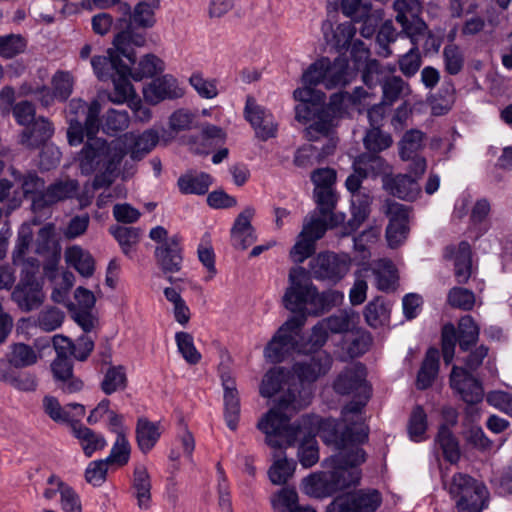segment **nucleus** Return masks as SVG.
Returning a JSON list of instances; mask_svg holds the SVG:
<instances>
[{"mask_svg":"<svg viewBox=\"0 0 512 512\" xmlns=\"http://www.w3.org/2000/svg\"><path fill=\"white\" fill-rule=\"evenodd\" d=\"M353 168L362 173V176L378 177L387 176L391 173V167L380 156L376 154H362L354 162Z\"/></svg>","mask_w":512,"mask_h":512,"instance_id":"35","label":"nucleus"},{"mask_svg":"<svg viewBox=\"0 0 512 512\" xmlns=\"http://www.w3.org/2000/svg\"><path fill=\"white\" fill-rule=\"evenodd\" d=\"M342 421L345 423L344 429L339 432L338 422L334 419H321L316 415H303L302 416V434L319 436L327 444H333L339 450L337 454L347 453L350 455V460L354 456L356 449H361L357 445L363 443L368 439V428L365 426L364 417L361 415V420L358 422L357 418H352L346 421L342 416Z\"/></svg>","mask_w":512,"mask_h":512,"instance_id":"3","label":"nucleus"},{"mask_svg":"<svg viewBox=\"0 0 512 512\" xmlns=\"http://www.w3.org/2000/svg\"><path fill=\"white\" fill-rule=\"evenodd\" d=\"M358 316L351 310H341L322 321L331 333H345L352 331Z\"/></svg>","mask_w":512,"mask_h":512,"instance_id":"57","label":"nucleus"},{"mask_svg":"<svg viewBox=\"0 0 512 512\" xmlns=\"http://www.w3.org/2000/svg\"><path fill=\"white\" fill-rule=\"evenodd\" d=\"M271 505L275 512H290L298 505V494L294 488L284 487L271 497Z\"/></svg>","mask_w":512,"mask_h":512,"instance_id":"64","label":"nucleus"},{"mask_svg":"<svg viewBox=\"0 0 512 512\" xmlns=\"http://www.w3.org/2000/svg\"><path fill=\"white\" fill-rule=\"evenodd\" d=\"M457 332L460 349L468 351L477 343L480 329L470 315H465L459 320Z\"/></svg>","mask_w":512,"mask_h":512,"instance_id":"52","label":"nucleus"},{"mask_svg":"<svg viewBox=\"0 0 512 512\" xmlns=\"http://www.w3.org/2000/svg\"><path fill=\"white\" fill-rule=\"evenodd\" d=\"M382 503L378 490H359L353 494L335 498L327 507L326 512H374Z\"/></svg>","mask_w":512,"mask_h":512,"instance_id":"13","label":"nucleus"},{"mask_svg":"<svg viewBox=\"0 0 512 512\" xmlns=\"http://www.w3.org/2000/svg\"><path fill=\"white\" fill-rule=\"evenodd\" d=\"M32 242V232L29 227H22L18 233L17 242L12 253L13 263L22 267V270L29 269L28 261L36 258H25V255Z\"/></svg>","mask_w":512,"mask_h":512,"instance_id":"56","label":"nucleus"},{"mask_svg":"<svg viewBox=\"0 0 512 512\" xmlns=\"http://www.w3.org/2000/svg\"><path fill=\"white\" fill-rule=\"evenodd\" d=\"M297 442H300L298 449V458L301 465L305 468L312 467L319 460V451L314 436L299 434Z\"/></svg>","mask_w":512,"mask_h":512,"instance_id":"55","label":"nucleus"},{"mask_svg":"<svg viewBox=\"0 0 512 512\" xmlns=\"http://www.w3.org/2000/svg\"><path fill=\"white\" fill-rule=\"evenodd\" d=\"M244 115L261 140L266 141L276 136L277 123L273 115L266 108L259 105L252 96L246 98Z\"/></svg>","mask_w":512,"mask_h":512,"instance_id":"15","label":"nucleus"},{"mask_svg":"<svg viewBox=\"0 0 512 512\" xmlns=\"http://www.w3.org/2000/svg\"><path fill=\"white\" fill-rule=\"evenodd\" d=\"M314 197L317 204V212L322 216H329L331 226H338L345 220V214L334 213L337 203V195L334 188H315Z\"/></svg>","mask_w":512,"mask_h":512,"instance_id":"33","label":"nucleus"},{"mask_svg":"<svg viewBox=\"0 0 512 512\" xmlns=\"http://www.w3.org/2000/svg\"><path fill=\"white\" fill-rule=\"evenodd\" d=\"M127 70L128 72L125 74L116 72V76L113 75L111 77L114 89L109 93L108 99L114 104H123L131 101L135 97L133 86L129 80V78H131V68L128 65Z\"/></svg>","mask_w":512,"mask_h":512,"instance_id":"43","label":"nucleus"},{"mask_svg":"<svg viewBox=\"0 0 512 512\" xmlns=\"http://www.w3.org/2000/svg\"><path fill=\"white\" fill-rule=\"evenodd\" d=\"M371 198L363 192L355 193L351 196L352 218L344 227L343 236L349 235L366 220L370 213Z\"/></svg>","mask_w":512,"mask_h":512,"instance_id":"37","label":"nucleus"},{"mask_svg":"<svg viewBox=\"0 0 512 512\" xmlns=\"http://www.w3.org/2000/svg\"><path fill=\"white\" fill-rule=\"evenodd\" d=\"M402 32L405 34L406 38H409L412 44V47L403 55H401L398 59V65L401 73L407 77H413L420 69L422 64V58L419 51L418 43L419 36L425 32L426 27L421 31H413L406 28H411V24L401 25Z\"/></svg>","mask_w":512,"mask_h":512,"instance_id":"22","label":"nucleus"},{"mask_svg":"<svg viewBox=\"0 0 512 512\" xmlns=\"http://www.w3.org/2000/svg\"><path fill=\"white\" fill-rule=\"evenodd\" d=\"M110 233L117 240L122 252L132 257L133 252L136 250L142 231L136 227L115 226L110 228Z\"/></svg>","mask_w":512,"mask_h":512,"instance_id":"45","label":"nucleus"},{"mask_svg":"<svg viewBox=\"0 0 512 512\" xmlns=\"http://www.w3.org/2000/svg\"><path fill=\"white\" fill-rule=\"evenodd\" d=\"M143 95L147 102L157 104L165 99H178L184 95V90L171 75L154 79L144 89Z\"/></svg>","mask_w":512,"mask_h":512,"instance_id":"19","label":"nucleus"},{"mask_svg":"<svg viewBox=\"0 0 512 512\" xmlns=\"http://www.w3.org/2000/svg\"><path fill=\"white\" fill-rule=\"evenodd\" d=\"M78 191L79 183L77 180H57L46 187L39 195H35L32 200V209L34 212H38L59 202L72 199L77 196Z\"/></svg>","mask_w":512,"mask_h":512,"instance_id":"14","label":"nucleus"},{"mask_svg":"<svg viewBox=\"0 0 512 512\" xmlns=\"http://www.w3.org/2000/svg\"><path fill=\"white\" fill-rule=\"evenodd\" d=\"M67 265L73 267L82 277L89 278L95 271V261L87 250L74 245L65 251Z\"/></svg>","mask_w":512,"mask_h":512,"instance_id":"36","label":"nucleus"},{"mask_svg":"<svg viewBox=\"0 0 512 512\" xmlns=\"http://www.w3.org/2000/svg\"><path fill=\"white\" fill-rule=\"evenodd\" d=\"M224 138L225 134L221 128L215 125H206L198 137L201 146H193L192 149L197 154H207L210 149L222 143Z\"/></svg>","mask_w":512,"mask_h":512,"instance_id":"58","label":"nucleus"},{"mask_svg":"<svg viewBox=\"0 0 512 512\" xmlns=\"http://www.w3.org/2000/svg\"><path fill=\"white\" fill-rule=\"evenodd\" d=\"M124 156L125 151L120 142L108 143L103 138H90L78 153L77 161L83 175L103 171L101 175L95 176L92 183L97 190L111 183L108 176L115 172Z\"/></svg>","mask_w":512,"mask_h":512,"instance_id":"4","label":"nucleus"},{"mask_svg":"<svg viewBox=\"0 0 512 512\" xmlns=\"http://www.w3.org/2000/svg\"><path fill=\"white\" fill-rule=\"evenodd\" d=\"M290 375L284 368L270 369L263 377L260 385V394L264 398H271L276 393L284 391L282 395L288 396L289 388L294 389V383H290Z\"/></svg>","mask_w":512,"mask_h":512,"instance_id":"27","label":"nucleus"},{"mask_svg":"<svg viewBox=\"0 0 512 512\" xmlns=\"http://www.w3.org/2000/svg\"><path fill=\"white\" fill-rule=\"evenodd\" d=\"M135 434L139 450L147 454L155 447L161 437V425L159 422H152L145 417H140L137 420Z\"/></svg>","mask_w":512,"mask_h":512,"instance_id":"31","label":"nucleus"},{"mask_svg":"<svg viewBox=\"0 0 512 512\" xmlns=\"http://www.w3.org/2000/svg\"><path fill=\"white\" fill-rule=\"evenodd\" d=\"M435 442L443 452L444 458L451 464H456L460 459L458 441L447 425L439 428Z\"/></svg>","mask_w":512,"mask_h":512,"instance_id":"51","label":"nucleus"},{"mask_svg":"<svg viewBox=\"0 0 512 512\" xmlns=\"http://www.w3.org/2000/svg\"><path fill=\"white\" fill-rule=\"evenodd\" d=\"M372 273L376 287L385 292L393 291L397 283V270L389 259H380L374 263Z\"/></svg>","mask_w":512,"mask_h":512,"instance_id":"39","label":"nucleus"},{"mask_svg":"<svg viewBox=\"0 0 512 512\" xmlns=\"http://www.w3.org/2000/svg\"><path fill=\"white\" fill-rule=\"evenodd\" d=\"M30 128L20 135V143L28 148H35L50 139L54 133L52 123L45 117L35 119Z\"/></svg>","mask_w":512,"mask_h":512,"instance_id":"32","label":"nucleus"},{"mask_svg":"<svg viewBox=\"0 0 512 512\" xmlns=\"http://www.w3.org/2000/svg\"><path fill=\"white\" fill-rule=\"evenodd\" d=\"M9 173L15 181L21 184V196L28 197L30 195H39L45 189V181L37 175L36 172H27L22 174L14 167L9 168Z\"/></svg>","mask_w":512,"mask_h":512,"instance_id":"50","label":"nucleus"},{"mask_svg":"<svg viewBox=\"0 0 512 512\" xmlns=\"http://www.w3.org/2000/svg\"><path fill=\"white\" fill-rule=\"evenodd\" d=\"M289 286L283 296V303L286 309L291 312L304 313L312 315L316 289L317 287L311 282L305 268L297 266L289 271Z\"/></svg>","mask_w":512,"mask_h":512,"instance_id":"7","label":"nucleus"},{"mask_svg":"<svg viewBox=\"0 0 512 512\" xmlns=\"http://www.w3.org/2000/svg\"><path fill=\"white\" fill-rule=\"evenodd\" d=\"M329 216H322L317 211L312 212L306 219L302 228V236H307L314 241L322 238L328 228H333Z\"/></svg>","mask_w":512,"mask_h":512,"instance_id":"53","label":"nucleus"},{"mask_svg":"<svg viewBox=\"0 0 512 512\" xmlns=\"http://www.w3.org/2000/svg\"><path fill=\"white\" fill-rule=\"evenodd\" d=\"M391 305L382 297L370 301L364 309L366 323L372 328L387 325L390 321Z\"/></svg>","mask_w":512,"mask_h":512,"instance_id":"40","label":"nucleus"},{"mask_svg":"<svg viewBox=\"0 0 512 512\" xmlns=\"http://www.w3.org/2000/svg\"><path fill=\"white\" fill-rule=\"evenodd\" d=\"M306 318L294 316L289 318L276 332L265 347L264 355L272 363L282 362L291 352L298 350L301 329Z\"/></svg>","mask_w":512,"mask_h":512,"instance_id":"8","label":"nucleus"},{"mask_svg":"<svg viewBox=\"0 0 512 512\" xmlns=\"http://www.w3.org/2000/svg\"><path fill=\"white\" fill-rule=\"evenodd\" d=\"M348 82V62L337 58L331 62L328 58H321L312 63L302 75L304 85L317 86L323 83L327 89L345 85Z\"/></svg>","mask_w":512,"mask_h":512,"instance_id":"9","label":"nucleus"},{"mask_svg":"<svg viewBox=\"0 0 512 512\" xmlns=\"http://www.w3.org/2000/svg\"><path fill=\"white\" fill-rule=\"evenodd\" d=\"M121 55L111 49L108 50V56H93L91 58V66L96 77L105 81L113 76V72H128L127 65L121 60Z\"/></svg>","mask_w":512,"mask_h":512,"instance_id":"30","label":"nucleus"},{"mask_svg":"<svg viewBox=\"0 0 512 512\" xmlns=\"http://www.w3.org/2000/svg\"><path fill=\"white\" fill-rule=\"evenodd\" d=\"M332 362V357L326 351H316L305 360L296 362L293 365V372L298 377L300 384L294 383L295 388L292 389V392L298 396L299 392L305 389L311 396V390L305 386V383H313L327 374L331 369Z\"/></svg>","mask_w":512,"mask_h":512,"instance_id":"12","label":"nucleus"},{"mask_svg":"<svg viewBox=\"0 0 512 512\" xmlns=\"http://www.w3.org/2000/svg\"><path fill=\"white\" fill-rule=\"evenodd\" d=\"M442 54L445 71L450 75L459 74L465 63L462 49L458 45L450 43L443 48Z\"/></svg>","mask_w":512,"mask_h":512,"instance_id":"61","label":"nucleus"},{"mask_svg":"<svg viewBox=\"0 0 512 512\" xmlns=\"http://www.w3.org/2000/svg\"><path fill=\"white\" fill-rule=\"evenodd\" d=\"M158 265L164 273L179 272L182 267V248L177 236L169 238L155 249Z\"/></svg>","mask_w":512,"mask_h":512,"instance_id":"24","label":"nucleus"},{"mask_svg":"<svg viewBox=\"0 0 512 512\" xmlns=\"http://www.w3.org/2000/svg\"><path fill=\"white\" fill-rule=\"evenodd\" d=\"M29 269L21 270V279L12 292V299L25 312L37 309L44 301L43 283L37 278L39 261H28Z\"/></svg>","mask_w":512,"mask_h":512,"instance_id":"10","label":"nucleus"},{"mask_svg":"<svg viewBox=\"0 0 512 512\" xmlns=\"http://www.w3.org/2000/svg\"><path fill=\"white\" fill-rule=\"evenodd\" d=\"M487 499V488L483 483L477 482L467 495L457 500L456 504L459 510L481 512L486 507Z\"/></svg>","mask_w":512,"mask_h":512,"instance_id":"44","label":"nucleus"},{"mask_svg":"<svg viewBox=\"0 0 512 512\" xmlns=\"http://www.w3.org/2000/svg\"><path fill=\"white\" fill-rule=\"evenodd\" d=\"M295 466V462L286 457L275 460L268 470L269 480L274 485L285 484L294 474Z\"/></svg>","mask_w":512,"mask_h":512,"instance_id":"63","label":"nucleus"},{"mask_svg":"<svg viewBox=\"0 0 512 512\" xmlns=\"http://www.w3.org/2000/svg\"><path fill=\"white\" fill-rule=\"evenodd\" d=\"M51 371L58 387L65 393H75L82 389L83 382L73 375V365L67 357H56L51 363Z\"/></svg>","mask_w":512,"mask_h":512,"instance_id":"25","label":"nucleus"},{"mask_svg":"<svg viewBox=\"0 0 512 512\" xmlns=\"http://www.w3.org/2000/svg\"><path fill=\"white\" fill-rule=\"evenodd\" d=\"M159 8V0L144 1L138 0L133 11L127 2L119 4L118 10L124 16H129V23L147 29L155 24V11Z\"/></svg>","mask_w":512,"mask_h":512,"instance_id":"23","label":"nucleus"},{"mask_svg":"<svg viewBox=\"0 0 512 512\" xmlns=\"http://www.w3.org/2000/svg\"><path fill=\"white\" fill-rule=\"evenodd\" d=\"M127 65L131 68V78L136 81L153 77L164 70L162 60L154 54H147L138 63Z\"/></svg>","mask_w":512,"mask_h":512,"instance_id":"47","label":"nucleus"},{"mask_svg":"<svg viewBox=\"0 0 512 512\" xmlns=\"http://www.w3.org/2000/svg\"><path fill=\"white\" fill-rule=\"evenodd\" d=\"M354 456L350 460L349 454L340 453L325 460V464L331 470L306 477L302 483L303 492L311 497L325 498L337 491L358 484L361 477L358 466L365 462L366 454L363 449H356Z\"/></svg>","mask_w":512,"mask_h":512,"instance_id":"2","label":"nucleus"},{"mask_svg":"<svg viewBox=\"0 0 512 512\" xmlns=\"http://www.w3.org/2000/svg\"><path fill=\"white\" fill-rule=\"evenodd\" d=\"M26 47L27 41L20 34L0 36V57L3 59H12L22 54Z\"/></svg>","mask_w":512,"mask_h":512,"instance_id":"62","label":"nucleus"},{"mask_svg":"<svg viewBox=\"0 0 512 512\" xmlns=\"http://www.w3.org/2000/svg\"><path fill=\"white\" fill-rule=\"evenodd\" d=\"M424 134L419 130L407 131L400 141V157L404 161L418 155L423 147Z\"/></svg>","mask_w":512,"mask_h":512,"instance_id":"60","label":"nucleus"},{"mask_svg":"<svg viewBox=\"0 0 512 512\" xmlns=\"http://www.w3.org/2000/svg\"><path fill=\"white\" fill-rule=\"evenodd\" d=\"M321 30L326 42L337 50L347 49L356 33V28L352 22L340 23L333 29L329 20L323 21Z\"/></svg>","mask_w":512,"mask_h":512,"instance_id":"29","label":"nucleus"},{"mask_svg":"<svg viewBox=\"0 0 512 512\" xmlns=\"http://www.w3.org/2000/svg\"><path fill=\"white\" fill-rule=\"evenodd\" d=\"M73 434L79 440L87 457H91L95 451L101 450L106 446L104 437L88 427L73 425Z\"/></svg>","mask_w":512,"mask_h":512,"instance_id":"48","label":"nucleus"},{"mask_svg":"<svg viewBox=\"0 0 512 512\" xmlns=\"http://www.w3.org/2000/svg\"><path fill=\"white\" fill-rule=\"evenodd\" d=\"M372 95L362 87H356L352 93L339 92L331 95L329 103L320 107L316 122L310 124L305 134L308 140L315 141L320 136H328L337 124V120L348 114L349 109L359 105H370Z\"/></svg>","mask_w":512,"mask_h":512,"instance_id":"5","label":"nucleus"},{"mask_svg":"<svg viewBox=\"0 0 512 512\" xmlns=\"http://www.w3.org/2000/svg\"><path fill=\"white\" fill-rule=\"evenodd\" d=\"M396 12L395 20L398 24H411L408 31H421L425 28V22L419 17L422 11V0H395L393 3Z\"/></svg>","mask_w":512,"mask_h":512,"instance_id":"26","label":"nucleus"},{"mask_svg":"<svg viewBox=\"0 0 512 512\" xmlns=\"http://www.w3.org/2000/svg\"><path fill=\"white\" fill-rule=\"evenodd\" d=\"M127 384V377L123 366L110 367L101 382L102 391L111 395L119 390H124Z\"/></svg>","mask_w":512,"mask_h":512,"instance_id":"59","label":"nucleus"},{"mask_svg":"<svg viewBox=\"0 0 512 512\" xmlns=\"http://www.w3.org/2000/svg\"><path fill=\"white\" fill-rule=\"evenodd\" d=\"M211 182L210 175L206 173H187L178 179V187L183 194L204 195L208 191Z\"/></svg>","mask_w":512,"mask_h":512,"instance_id":"49","label":"nucleus"},{"mask_svg":"<svg viewBox=\"0 0 512 512\" xmlns=\"http://www.w3.org/2000/svg\"><path fill=\"white\" fill-rule=\"evenodd\" d=\"M221 382L224 391V417L231 430L237 428L240 418V400L236 381L229 372L221 373Z\"/></svg>","mask_w":512,"mask_h":512,"instance_id":"21","label":"nucleus"},{"mask_svg":"<svg viewBox=\"0 0 512 512\" xmlns=\"http://www.w3.org/2000/svg\"><path fill=\"white\" fill-rule=\"evenodd\" d=\"M381 85L383 92L382 101L388 106H391L401 96L410 93L409 84L399 76L387 77Z\"/></svg>","mask_w":512,"mask_h":512,"instance_id":"54","label":"nucleus"},{"mask_svg":"<svg viewBox=\"0 0 512 512\" xmlns=\"http://www.w3.org/2000/svg\"><path fill=\"white\" fill-rule=\"evenodd\" d=\"M158 133L154 130H146L140 135L125 134L123 138L115 140L120 142L125 155L129 154L132 160H141L158 143Z\"/></svg>","mask_w":512,"mask_h":512,"instance_id":"20","label":"nucleus"},{"mask_svg":"<svg viewBox=\"0 0 512 512\" xmlns=\"http://www.w3.org/2000/svg\"><path fill=\"white\" fill-rule=\"evenodd\" d=\"M310 403V393L303 389L296 396L289 388L288 396L281 395L276 407L270 409L258 421L257 428L265 434L266 443L273 448L294 446L302 433V417L290 423L287 412H297Z\"/></svg>","mask_w":512,"mask_h":512,"instance_id":"1","label":"nucleus"},{"mask_svg":"<svg viewBox=\"0 0 512 512\" xmlns=\"http://www.w3.org/2000/svg\"><path fill=\"white\" fill-rule=\"evenodd\" d=\"M151 478L148 470L143 465H138L133 471L131 484L132 496L137 500V505L142 510L151 507Z\"/></svg>","mask_w":512,"mask_h":512,"instance_id":"28","label":"nucleus"},{"mask_svg":"<svg viewBox=\"0 0 512 512\" xmlns=\"http://www.w3.org/2000/svg\"><path fill=\"white\" fill-rule=\"evenodd\" d=\"M69 408L76 410L77 416H83L85 414V408L83 405L78 403H70L66 407H62L59 401L53 396H45L43 398V409L44 412L57 423H66L71 421L72 416L68 411Z\"/></svg>","mask_w":512,"mask_h":512,"instance_id":"41","label":"nucleus"},{"mask_svg":"<svg viewBox=\"0 0 512 512\" xmlns=\"http://www.w3.org/2000/svg\"><path fill=\"white\" fill-rule=\"evenodd\" d=\"M450 384L467 404H476L483 399L481 383L464 368L453 366Z\"/></svg>","mask_w":512,"mask_h":512,"instance_id":"17","label":"nucleus"},{"mask_svg":"<svg viewBox=\"0 0 512 512\" xmlns=\"http://www.w3.org/2000/svg\"><path fill=\"white\" fill-rule=\"evenodd\" d=\"M439 370V352L436 348H429L417 374L416 385L424 390L430 387Z\"/></svg>","mask_w":512,"mask_h":512,"instance_id":"42","label":"nucleus"},{"mask_svg":"<svg viewBox=\"0 0 512 512\" xmlns=\"http://www.w3.org/2000/svg\"><path fill=\"white\" fill-rule=\"evenodd\" d=\"M333 388L341 395L352 394L355 400L343 408V417L346 421L357 418L359 422L363 415V408L371 396V387L366 381V369L360 363L346 367L336 377Z\"/></svg>","mask_w":512,"mask_h":512,"instance_id":"6","label":"nucleus"},{"mask_svg":"<svg viewBox=\"0 0 512 512\" xmlns=\"http://www.w3.org/2000/svg\"><path fill=\"white\" fill-rule=\"evenodd\" d=\"M384 185L392 195L403 200H414L420 192L416 179L408 174L397 175Z\"/></svg>","mask_w":512,"mask_h":512,"instance_id":"38","label":"nucleus"},{"mask_svg":"<svg viewBox=\"0 0 512 512\" xmlns=\"http://www.w3.org/2000/svg\"><path fill=\"white\" fill-rule=\"evenodd\" d=\"M351 264L346 253L321 252L309 262V269L315 279L336 284L348 274Z\"/></svg>","mask_w":512,"mask_h":512,"instance_id":"11","label":"nucleus"},{"mask_svg":"<svg viewBox=\"0 0 512 512\" xmlns=\"http://www.w3.org/2000/svg\"><path fill=\"white\" fill-rule=\"evenodd\" d=\"M134 24L128 23L126 28L118 32L113 39V46L117 53L126 58L130 64L136 63L135 47L146 45V33L138 31Z\"/></svg>","mask_w":512,"mask_h":512,"instance_id":"18","label":"nucleus"},{"mask_svg":"<svg viewBox=\"0 0 512 512\" xmlns=\"http://www.w3.org/2000/svg\"><path fill=\"white\" fill-rule=\"evenodd\" d=\"M471 247L468 242H461L458 245L454 256V274L458 283H466L471 276L472 259Z\"/></svg>","mask_w":512,"mask_h":512,"instance_id":"46","label":"nucleus"},{"mask_svg":"<svg viewBox=\"0 0 512 512\" xmlns=\"http://www.w3.org/2000/svg\"><path fill=\"white\" fill-rule=\"evenodd\" d=\"M386 214L389 217V224L386 229V239L389 247L396 248L407 238L409 232V211L403 204L387 202Z\"/></svg>","mask_w":512,"mask_h":512,"instance_id":"16","label":"nucleus"},{"mask_svg":"<svg viewBox=\"0 0 512 512\" xmlns=\"http://www.w3.org/2000/svg\"><path fill=\"white\" fill-rule=\"evenodd\" d=\"M39 358V353L23 342L12 343L6 353L7 361L15 369L31 367L38 362Z\"/></svg>","mask_w":512,"mask_h":512,"instance_id":"34","label":"nucleus"}]
</instances>
